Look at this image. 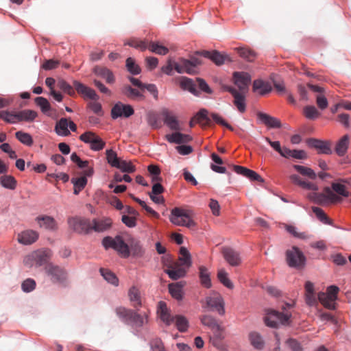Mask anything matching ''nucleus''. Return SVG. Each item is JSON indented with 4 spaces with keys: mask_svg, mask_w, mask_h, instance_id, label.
I'll use <instances>...</instances> for the list:
<instances>
[{
    "mask_svg": "<svg viewBox=\"0 0 351 351\" xmlns=\"http://www.w3.org/2000/svg\"><path fill=\"white\" fill-rule=\"evenodd\" d=\"M102 244L106 249H114L123 258L129 257L130 253L134 256L141 257L145 252L139 241H132L128 245L121 236L114 238L106 237L103 239Z\"/></svg>",
    "mask_w": 351,
    "mask_h": 351,
    "instance_id": "f257e3e1",
    "label": "nucleus"
},
{
    "mask_svg": "<svg viewBox=\"0 0 351 351\" xmlns=\"http://www.w3.org/2000/svg\"><path fill=\"white\" fill-rule=\"evenodd\" d=\"M158 314L161 320L167 326L175 323L176 326L180 332H184L187 330L189 322L187 319L182 315L173 316L170 314V310L165 302L160 301L158 304Z\"/></svg>",
    "mask_w": 351,
    "mask_h": 351,
    "instance_id": "f03ea898",
    "label": "nucleus"
},
{
    "mask_svg": "<svg viewBox=\"0 0 351 351\" xmlns=\"http://www.w3.org/2000/svg\"><path fill=\"white\" fill-rule=\"evenodd\" d=\"M115 312L123 322L127 324H132L135 326L141 327L147 322V314L145 312L143 314H139L135 311L123 306L116 308Z\"/></svg>",
    "mask_w": 351,
    "mask_h": 351,
    "instance_id": "7ed1b4c3",
    "label": "nucleus"
},
{
    "mask_svg": "<svg viewBox=\"0 0 351 351\" xmlns=\"http://www.w3.org/2000/svg\"><path fill=\"white\" fill-rule=\"evenodd\" d=\"M169 220L174 225L179 226L192 228L195 226L191 211L181 208L176 207L171 210Z\"/></svg>",
    "mask_w": 351,
    "mask_h": 351,
    "instance_id": "20e7f679",
    "label": "nucleus"
},
{
    "mask_svg": "<svg viewBox=\"0 0 351 351\" xmlns=\"http://www.w3.org/2000/svg\"><path fill=\"white\" fill-rule=\"evenodd\" d=\"M51 256L49 250H40L32 252L27 255L23 260L24 264L28 267H40L46 264Z\"/></svg>",
    "mask_w": 351,
    "mask_h": 351,
    "instance_id": "39448f33",
    "label": "nucleus"
},
{
    "mask_svg": "<svg viewBox=\"0 0 351 351\" xmlns=\"http://www.w3.org/2000/svg\"><path fill=\"white\" fill-rule=\"evenodd\" d=\"M325 193H311L308 195V198L313 202L324 205L328 203H337L342 201V198L336 195L329 187L324 189Z\"/></svg>",
    "mask_w": 351,
    "mask_h": 351,
    "instance_id": "423d86ee",
    "label": "nucleus"
},
{
    "mask_svg": "<svg viewBox=\"0 0 351 351\" xmlns=\"http://www.w3.org/2000/svg\"><path fill=\"white\" fill-rule=\"evenodd\" d=\"M45 271L51 282L65 286L68 280L66 271L58 265L48 264L45 267Z\"/></svg>",
    "mask_w": 351,
    "mask_h": 351,
    "instance_id": "0eeeda50",
    "label": "nucleus"
},
{
    "mask_svg": "<svg viewBox=\"0 0 351 351\" xmlns=\"http://www.w3.org/2000/svg\"><path fill=\"white\" fill-rule=\"evenodd\" d=\"M286 261L289 267L300 269L305 265L306 257L298 247L293 246L286 251Z\"/></svg>",
    "mask_w": 351,
    "mask_h": 351,
    "instance_id": "6e6552de",
    "label": "nucleus"
},
{
    "mask_svg": "<svg viewBox=\"0 0 351 351\" xmlns=\"http://www.w3.org/2000/svg\"><path fill=\"white\" fill-rule=\"evenodd\" d=\"M71 229L80 234H88L91 232V220L88 218L73 217L68 219Z\"/></svg>",
    "mask_w": 351,
    "mask_h": 351,
    "instance_id": "1a4fd4ad",
    "label": "nucleus"
},
{
    "mask_svg": "<svg viewBox=\"0 0 351 351\" xmlns=\"http://www.w3.org/2000/svg\"><path fill=\"white\" fill-rule=\"evenodd\" d=\"M339 291V289L337 286L331 285L328 287L326 293L319 292L317 295V299L326 308L335 309V302L337 298Z\"/></svg>",
    "mask_w": 351,
    "mask_h": 351,
    "instance_id": "9d476101",
    "label": "nucleus"
},
{
    "mask_svg": "<svg viewBox=\"0 0 351 351\" xmlns=\"http://www.w3.org/2000/svg\"><path fill=\"white\" fill-rule=\"evenodd\" d=\"M291 315L270 310L265 317V322L267 326L277 328L279 324H288Z\"/></svg>",
    "mask_w": 351,
    "mask_h": 351,
    "instance_id": "9b49d317",
    "label": "nucleus"
},
{
    "mask_svg": "<svg viewBox=\"0 0 351 351\" xmlns=\"http://www.w3.org/2000/svg\"><path fill=\"white\" fill-rule=\"evenodd\" d=\"M223 90L230 93L234 97L233 104L239 112L243 113L246 110V95L247 93L238 91L237 88L230 86H224Z\"/></svg>",
    "mask_w": 351,
    "mask_h": 351,
    "instance_id": "f8f14e48",
    "label": "nucleus"
},
{
    "mask_svg": "<svg viewBox=\"0 0 351 351\" xmlns=\"http://www.w3.org/2000/svg\"><path fill=\"white\" fill-rule=\"evenodd\" d=\"M206 307L215 309L217 313L223 315L225 314L224 301L222 296L217 292H212L205 298Z\"/></svg>",
    "mask_w": 351,
    "mask_h": 351,
    "instance_id": "ddd939ff",
    "label": "nucleus"
},
{
    "mask_svg": "<svg viewBox=\"0 0 351 351\" xmlns=\"http://www.w3.org/2000/svg\"><path fill=\"white\" fill-rule=\"evenodd\" d=\"M80 139L85 143L90 144V147L94 151L101 150L105 146V142L96 134L86 132L80 136Z\"/></svg>",
    "mask_w": 351,
    "mask_h": 351,
    "instance_id": "4468645a",
    "label": "nucleus"
},
{
    "mask_svg": "<svg viewBox=\"0 0 351 351\" xmlns=\"http://www.w3.org/2000/svg\"><path fill=\"white\" fill-rule=\"evenodd\" d=\"M221 254L226 263L232 267H238L242 263L241 254L233 248L223 247Z\"/></svg>",
    "mask_w": 351,
    "mask_h": 351,
    "instance_id": "2eb2a0df",
    "label": "nucleus"
},
{
    "mask_svg": "<svg viewBox=\"0 0 351 351\" xmlns=\"http://www.w3.org/2000/svg\"><path fill=\"white\" fill-rule=\"evenodd\" d=\"M233 79L234 84L238 87V91L248 92L251 76L247 73L234 72Z\"/></svg>",
    "mask_w": 351,
    "mask_h": 351,
    "instance_id": "dca6fc26",
    "label": "nucleus"
},
{
    "mask_svg": "<svg viewBox=\"0 0 351 351\" xmlns=\"http://www.w3.org/2000/svg\"><path fill=\"white\" fill-rule=\"evenodd\" d=\"M134 111L130 105H125L121 102L117 103L112 108L111 116L115 119L118 117H129L134 114Z\"/></svg>",
    "mask_w": 351,
    "mask_h": 351,
    "instance_id": "f3484780",
    "label": "nucleus"
},
{
    "mask_svg": "<svg viewBox=\"0 0 351 351\" xmlns=\"http://www.w3.org/2000/svg\"><path fill=\"white\" fill-rule=\"evenodd\" d=\"M35 221L40 228H45L50 231H56L58 229V224L55 219L49 215H39Z\"/></svg>",
    "mask_w": 351,
    "mask_h": 351,
    "instance_id": "a211bd4d",
    "label": "nucleus"
},
{
    "mask_svg": "<svg viewBox=\"0 0 351 351\" xmlns=\"http://www.w3.org/2000/svg\"><path fill=\"white\" fill-rule=\"evenodd\" d=\"M73 84L76 91L79 94L82 95L84 98L90 99L94 101H97L99 99V96L97 95L96 92L91 88L85 86L84 84L78 81H74Z\"/></svg>",
    "mask_w": 351,
    "mask_h": 351,
    "instance_id": "6ab92c4d",
    "label": "nucleus"
},
{
    "mask_svg": "<svg viewBox=\"0 0 351 351\" xmlns=\"http://www.w3.org/2000/svg\"><path fill=\"white\" fill-rule=\"evenodd\" d=\"M307 144L309 147L317 149L320 154H331L332 152L330 147V143L328 141H323L315 138H309L307 140Z\"/></svg>",
    "mask_w": 351,
    "mask_h": 351,
    "instance_id": "aec40b11",
    "label": "nucleus"
},
{
    "mask_svg": "<svg viewBox=\"0 0 351 351\" xmlns=\"http://www.w3.org/2000/svg\"><path fill=\"white\" fill-rule=\"evenodd\" d=\"M112 220L108 217L93 219L91 221V231L102 232L108 230L112 226Z\"/></svg>",
    "mask_w": 351,
    "mask_h": 351,
    "instance_id": "412c9836",
    "label": "nucleus"
},
{
    "mask_svg": "<svg viewBox=\"0 0 351 351\" xmlns=\"http://www.w3.org/2000/svg\"><path fill=\"white\" fill-rule=\"evenodd\" d=\"M38 238L36 231L32 230H25L18 234L17 240L20 243L30 245L34 243Z\"/></svg>",
    "mask_w": 351,
    "mask_h": 351,
    "instance_id": "4be33fe9",
    "label": "nucleus"
},
{
    "mask_svg": "<svg viewBox=\"0 0 351 351\" xmlns=\"http://www.w3.org/2000/svg\"><path fill=\"white\" fill-rule=\"evenodd\" d=\"M233 169L238 174H241L252 181H258L261 182H263V179L261 177V176H259L256 172L246 167L239 165H234Z\"/></svg>",
    "mask_w": 351,
    "mask_h": 351,
    "instance_id": "5701e85b",
    "label": "nucleus"
},
{
    "mask_svg": "<svg viewBox=\"0 0 351 351\" xmlns=\"http://www.w3.org/2000/svg\"><path fill=\"white\" fill-rule=\"evenodd\" d=\"M197 54L202 56L205 58L210 59L213 62H214L217 65H221L224 63L226 56L219 53L217 51H213L212 52L209 51H199L196 52Z\"/></svg>",
    "mask_w": 351,
    "mask_h": 351,
    "instance_id": "b1692460",
    "label": "nucleus"
},
{
    "mask_svg": "<svg viewBox=\"0 0 351 351\" xmlns=\"http://www.w3.org/2000/svg\"><path fill=\"white\" fill-rule=\"evenodd\" d=\"M166 140L170 143L182 144L189 143L192 140V137L189 134L176 132L165 136Z\"/></svg>",
    "mask_w": 351,
    "mask_h": 351,
    "instance_id": "393cba45",
    "label": "nucleus"
},
{
    "mask_svg": "<svg viewBox=\"0 0 351 351\" xmlns=\"http://www.w3.org/2000/svg\"><path fill=\"white\" fill-rule=\"evenodd\" d=\"M258 119L269 128H280L281 127L280 121L274 117L263 112H258Z\"/></svg>",
    "mask_w": 351,
    "mask_h": 351,
    "instance_id": "a878e982",
    "label": "nucleus"
},
{
    "mask_svg": "<svg viewBox=\"0 0 351 351\" xmlns=\"http://www.w3.org/2000/svg\"><path fill=\"white\" fill-rule=\"evenodd\" d=\"M93 73L97 76L104 78L108 84H112L114 82V77L112 72L106 67L95 66L93 68Z\"/></svg>",
    "mask_w": 351,
    "mask_h": 351,
    "instance_id": "bb28decb",
    "label": "nucleus"
},
{
    "mask_svg": "<svg viewBox=\"0 0 351 351\" xmlns=\"http://www.w3.org/2000/svg\"><path fill=\"white\" fill-rule=\"evenodd\" d=\"M128 298L132 306L138 308L142 306L141 295L139 289L132 286L128 291Z\"/></svg>",
    "mask_w": 351,
    "mask_h": 351,
    "instance_id": "cd10ccee",
    "label": "nucleus"
},
{
    "mask_svg": "<svg viewBox=\"0 0 351 351\" xmlns=\"http://www.w3.org/2000/svg\"><path fill=\"white\" fill-rule=\"evenodd\" d=\"M305 300L308 305L314 306L317 303V300L314 291V285L310 281L305 283Z\"/></svg>",
    "mask_w": 351,
    "mask_h": 351,
    "instance_id": "c85d7f7f",
    "label": "nucleus"
},
{
    "mask_svg": "<svg viewBox=\"0 0 351 351\" xmlns=\"http://www.w3.org/2000/svg\"><path fill=\"white\" fill-rule=\"evenodd\" d=\"M175 70L179 73H186L188 74H193L192 66L189 60L180 58L178 62H176Z\"/></svg>",
    "mask_w": 351,
    "mask_h": 351,
    "instance_id": "c756f323",
    "label": "nucleus"
},
{
    "mask_svg": "<svg viewBox=\"0 0 351 351\" xmlns=\"http://www.w3.org/2000/svg\"><path fill=\"white\" fill-rule=\"evenodd\" d=\"M271 90V86L268 82H263L261 80H256L253 83V91L258 93L261 95H265Z\"/></svg>",
    "mask_w": 351,
    "mask_h": 351,
    "instance_id": "7c9ffc66",
    "label": "nucleus"
},
{
    "mask_svg": "<svg viewBox=\"0 0 351 351\" xmlns=\"http://www.w3.org/2000/svg\"><path fill=\"white\" fill-rule=\"evenodd\" d=\"M68 128V119L66 118H61L56 124L55 131L59 136H67L70 134Z\"/></svg>",
    "mask_w": 351,
    "mask_h": 351,
    "instance_id": "2f4dec72",
    "label": "nucleus"
},
{
    "mask_svg": "<svg viewBox=\"0 0 351 351\" xmlns=\"http://www.w3.org/2000/svg\"><path fill=\"white\" fill-rule=\"evenodd\" d=\"M349 145V136L344 135L337 143L335 147V152L339 156H343L347 152Z\"/></svg>",
    "mask_w": 351,
    "mask_h": 351,
    "instance_id": "473e14b6",
    "label": "nucleus"
},
{
    "mask_svg": "<svg viewBox=\"0 0 351 351\" xmlns=\"http://www.w3.org/2000/svg\"><path fill=\"white\" fill-rule=\"evenodd\" d=\"M19 118V121H25V122H33L35 119L38 117V113L36 111L25 109L23 110L18 111Z\"/></svg>",
    "mask_w": 351,
    "mask_h": 351,
    "instance_id": "72a5a7b5",
    "label": "nucleus"
},
{
    "mask_svg": "<svg viewBox=\"0 0 351 351\" xmlns=\"http://www.w3.org/2000/svg\"><path fill=\"white\" fill-rule=\"evenodd\" d=\"M164 116V122L171 130L175 131L181 130V127L176 116L169 112H165Z\"/></svg>",
    "mask_w": 351,
    "mask_h": 351,
    "instance_id": "f704fd0d",
    "label": "nucleus"
},
{
    "mask_svg": "<svg viewBox=\"0 0 351 351\" xmlns=\"http://www.w3.org/2000/svg\"><path fill=\"white\" fill-rule=\"evenodd\" d=\"M249 340L255 349L262 350L264 348L265 342L259 333L251 332L249 334Z\"/></svg>",
    "mask_w": 351,
    "mask_h": 351,
    "instance_id": "c9c22d12",
    "label": "nucleus"
},
{
    "mask_svg": "<svg viewBox=\"0 0 351 351\" xmlns=\"http://www.w3.org/2000/svg\"><path fill=\"white\" fill-rule=\"evenodd\" d=\"M199 270V276L201 284L206 288L211 287L212 284L210 278V273L208 272L207 268L204 266H200Z\"/></svg>",
    "mask_w": 351,
    "mask_h": 351,
    "instance_id": "e433bc0d",
    "label": "nucleus"
},
{
    "mask_svg": "<svg viewBox=\"0 0 351 351\" xmlns=\"http://www.w3.org/2000/svg\"><path fill=\"white\" fill-rule=\"evenodd\" d=\"M293 169L297 171L300 174L303 176L307 177L311 180H315L317 178L316 173L311 168L299 165H293Z\"/></svg>",
    "mask_w": 351,
    "mask_h": 351,
    "instance_id": "4c0bfd02",
    "label": "nucleus"
},
{
    "mask_svg": "<svg viewBox=\"0 0 351 351\" xmlns=\"http://www.w3.org/2000/svg\"><path fill=\"white\" fill-rule=\"evenodd\" d=\"M180 86L182 89L186 90L191 93L195 95H198V91L196 88V85L193 81L188 77H182L180 82Z\"/></svg>",
    "mask_w": 351,
    "mask_h": 351,
    "instance_id": "58836bf2",
    "label": "nucleus"
},
{
    "mask_svg": "<svg viewBox=\"0 0 351 351\" xmlns=\"http://www.w3.org/2000/svg\"><path fill=\"white\" fill-rule=\"evenodd\" d=\"M0 182L3 187L10 190H14L16 187V179L10 175L1 176L0 178Z\"/></svg>",
    "mask_w": 351,
    "mask_h": 351,
    "instance_id": "ea45409f",
    "label": "nucleus"
},
{
    "mask_svg": "<svg viewBox=\"0 0 351 351\" xmlns=\"http://www.w3.org/2000/svg\"><path fill=\"white\" fill-rule=\"evenodd\" d=\"M217 278L219 282L228 289H233L234 285L228 278V274L224 269L218 271Z\"/></svg>",
    "mask_w": 351,
    "mask_h": 351,
    "instance_id": "a19ab883",
    "label": "nucleus"
},
{
    "mask_svg": "<svg viewBox=\"0 0 351 351\" xmlns=\"http://www.w3.org/2000/svg\"><path fill=\"white\" fill-rule=\"evenodd\" d=\"M71 182L74 185V194L78 195L86 186L87 184V179L85 176H82L77 178H73Z\"/></svg>",
    "mask_w": 351,
    "mask_h": 351,
    "instance_id": "79ce46f5",
    "label": "nucleus"
},
{
    "mask_svg": "<svg viewBox=\"0 0 351 351\" xmlns=\"http://www.w3.org/2000/svg\"><path fill=\"white\" fill-rule=\"evenodd\" d=\"M166 273L169 275V278L176 280L184 277L186 274V270L180 267H174L167 269Z\"/></svg>",
    "mask_w": 351,
    "mask_h": 351,
    "instance_id": "37998d69",
    "label": "nucleus"
},
{
    "mask_svg": "<svg viewBox=\"0 0 351 351\" xmlns=\"http://www.w3.org/2000/svg\"><path fill=\"white\" fill-rule=\"evenodd\" d=\"M285 230L289 234H292L295 238L305 240V239H308L311 237L310 235L306 232H299L297 230V228L293 226L286 224L285 226Z\"/></svg>",
    "mask_w": 351,
    "mask_h": 351,
    "instance_id": "c03bdc74",
    "label": "nucleus"
},
{
    "mask_svg": "<svg viewBox=\"0 0 351 351\" xmlns=\"http://www.w3.org/2000/svg\"><path fill=\"white\" fill-rule=\"evenodd\" d=\"M100 273L104 279L113 285L117 286L119 280L114 273L108 269L101 268Z\"/></svg>",
    "mask_w": 351,
    "mask_h": 351,
    "instance_id": "a18cd8bd",
    "label": "nucleus"
},
{
    "mask_svg": "<svg viewBox=\"0 0 351 351\" xmlns=\"http://www.w3.org/2000/svg\"><path fill=\"white\" fill-rule=\"evenodd\" d=\"M237 51L239 56L247 61L252 62L256 58V53L250 48L239 47L237 49Z\"/></svg>",
    "mask_w": 351,
    "mask_h": 351,
    "instance_id": "49530a36",
    "label": "nucleus"
},
{
    "mask_svg": "<svg viewBox=\"0 0 351 351\" xmlns=\"http://www.w3.org/2000/svg\"><path fill=\"white\" fill-rule=\"evenodd\" d=\"M16 138L23 144L31 146L33 144V139L32 136L22 131H19L15 133Z\"/></svg>",
    "mask_w": 351,
    "mask_h": 351,
    "instance_id": "de8ad7c7",
    "label": "nucleus"
},
{
    "mask_svg": "<svg viewBox=\"0 0 351 351\" xmlns=\"http://www.w3.org/2000/svg\"><path fill=\"white\" fill-rule=\"evenodd\" d=\"M3 117V121L6 123L14 124L19 121V118L18 111H8L3 110V113L2 114Z\"/></svg>",
    "mask_w": 351,
    "mask_h": 351,
    "instance_id": "09e8293b",
    "label": "nucleus"
},
{
    "mask_svg": "<svg viewBox=\"0 0 351 351\" xmlns=\"http://www.w3.org/2000/svg\"><path fill=\"white\" fill-rule=\"evenodd\" d=\"M147 49L158 55H165L169 52L168 48L160 45L158 43H150Z\"/></svg>",
    "mask_w": 351,
    "mask_h": 351,
    "instance_id": "8fccbe9b",
    "label": "nucleus"
},
{
    "mask_svg": "<svg viewBox=\"0 0 351 351\" xmlns=\"http://www.w3.org/2000/svg\"><path fill=\"white\" fill-rule=\"evenodd\" d=\"M125 45H128L136 49H139L141 51H145L148 47V45L145 41L138 38H131L128 40Z\"/></svg>",
    "mask_w": 351,
    "mask_h": 351,
    "instance_id": "3c124183",
    "label": "nucleus"
},
{
    "mask_svg": "<svg viewBox=\"0 0 351 351\" xmlns=\"http://www.w3.org/2000/svg\"><path fill=\"white\" fill-rule=\"evenodd\" d=\"M34 101L40 107L42 112L45 114L51 110V105L46 98L37 97L35 98Z\"/></svg>",
    "mask_w": 351,
    "mask_h": 351,
    "instance_id": "603ef678",
    "label": "nucleus"
},
{
    "mask_svg": "<svg viewBox=\"0 0 351 351\" xmlns=\"http://www.w3.org/2000/svg\"><path fill=\"white\" fill-rule=\"evenodd\" d=\"M58 87L70 96H75V92L72 86L64 80H59L57 83Z\"/></svg>",
    "mask_w": 351,
    "mask_h": 351,
    "instance_id": "864d4df0",
    "label": "nucleus"
},
{
    "mask_svg": "<svg viewBox=\"0 0 351 351\" xmlns=\"http://www.w3.org/2000/svg\"><path fill=\"white\" fill-rule=\"evenodd\" d=\"M169 290L173 298L178 300L182 298V287L178 283L170 284Z\"/></svg>",
    "mask_w": 351,
    "mask_h": 351,
    "instance_id": "5fc2aeb1",
    "label": "nucleus"
},
{
    "mask_svg": "<svg viewBox=\"0 0 351 351\" xmlns=\"http://www.w3.org/2000/svg\"><path fill=\"white\" fill-rule=\"evenodd\" d=\"M332 189L340 196L347 197L350 195V193L347 190L346 186L341 183L333 182L332 184Z\"/></svg>",
    "mask_w": 351,
    "mask_h": 351,
    "instance_id": "6e6d98bb",
    "label": "nucleus"
},
{
    "mask_svg": "<svg viewBox=\"0 0 351 351\" xmlns=\"http://www.w3.org/2000/svg\"><path fill=\"white\" fill-rule=\"evenodd\" d=\"M180 257L179 261L181 262V265L189 267L191 264V255L187 249L184 247H182L180 250Z\"/></svg>",
    "mask_w": 351,
    "mask_h": 351,
    "instance_id": "4d7b16f0",
    "label": "nucleus"
},
{
    "mask_svg": "<svg viewBox=\"0 0 351 351\" xmlns=\"http://www.w3.org/2000/svg\"><path fill=\"white\" fill-rule=\"evenodd\" d=\"M126 67L128 71L133 75H138L141 71L140 66L136 64L134 60L132 58H127Z\"/></svg>",
    "mask_w": 351,
    "mask_h": 351,
    "instance_id": "13d9d810",
    "label": "nucleus"
},
{
    "mask_svg": "<svg viewBox=\"0 0 351 351\" xmlns=\"http://www.w3.org/2000/svg\"><path fill=\"white\" fill-rule=\"evenodd\" d=\"M106 159L108 162L114 167H117L119 161L121 160L118 157L117 154L112 149H107L106 152Z\"/></svg>",
    "mask_w": 351,
    "mask_h": 351,
    "instance_id": "bf43d9fd",
    "label": "nucleus"
},
{
    "mask_svg": "<svg viewBox=\"0 0 351 351\" xmlns=\"http://www.w3.org/2000/svg\"><path fill=\"white\" fill-rule=\"evenodd\" d=\"M312 210L317 219H319L322 223L325 224H330V219L328 217V216L322 208L313 206L312 207Z\"/></svg>",
    "mask_w": 351,
    "mask_h": 351,
    "instance_id": "052dcab7",
    "label": "nucleus"
},
{
    "mask_svg": "<svg viewBox=\"0 0 351 351\" xmlns=\"http://www.w3.org/2000/svg\"><path fill=\"white\" fill-rule=\"evenodd\" d=\"M148 171L152 176V182H160L162 178L160 176V169L158 166L150 165L147 167Z\"/></svg>",
    "mask_w": 351,
    "mask_h": 351,
    "instance_id": "680f3d73",
    "label": "nucleus"
},
{
    "mask_svg": "<svg viewBox=\"0 0 351 351\" xmlns=\"http://www.w3.org/2000/svg\"><path fill=\"white\" fill-rule=\"evenodd\" d=\"M123 93L128 97L133 99L143 97L142 94L140 93L139 90L133 88L130 86H126L123 88Z\"/></svg>",
    "mask_w": 351,
    "mask_h": 351,
    "instance_id": "e2e57ef3",
    "label": "nucleus"
},
{
    "mask_svg": "<svg viewBox=\"0 0 351 351\" xmlns=\"http://www.w3.org/2000/svg\"><path fill=\"white\" fill-rule=\"evenodd\" d=\"M117 168L125 173H133L136 171V168L132 163L131 162H127L126 160H121Z\"/></svg>",
    "mask_w": 351,
    "mask_h": 351,
    "instance_id": "0e129e2a",
    "label": "nucleus"
},
{
    "mask_svg": "<svg viewBox=\"0 0 351 351\" xmlns=\"http://www.w3.org/2000/svg\"><path fill=\"white\" fill-rule=\"evenodd\" d=\"M304 114L309 119H314L319 116V112L313 106H306L304 108Z\"/></svg>",
    "mask_w": 351,
    "mask_h": 351,
    "instance_id": "69168bd1",
    "label": "nucleus"
},
{
    "mask_svg": "<svg viewBox=\"0 0 351 351\" xmlns=\"http://www.w3.org/2000/svg\"><path fill=\"white\" fill-rule=\"evenodd\" d=\"M22 289L25 292H30L36 287V282L31 278L26 279L21 285Z\"/></svg>",
    "mask_w": 351,
    "mask_h": 351,
    "instance_id": "338daca9",
    "label": "nucleus"
},
{
    "mask_svg": "<svg viewBox=\"0 0 351 351\" xmlns=\"http://www.w3.org/2000/svg\"><path fill=\"white\" fill-rule=\"evenodd\" d=\"M151 351H165L163 343L160 339H154L150 342Z\"/></svg>",
    "mask_w": 351,
    "mask_h": 351,
    "instance_id": "774afa93",
    "label": "nucleus"
}]
</instances>
